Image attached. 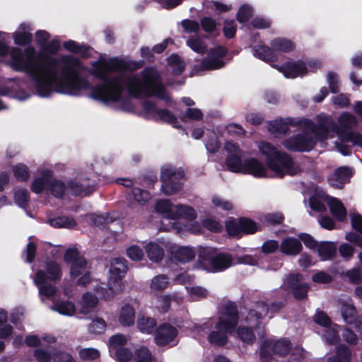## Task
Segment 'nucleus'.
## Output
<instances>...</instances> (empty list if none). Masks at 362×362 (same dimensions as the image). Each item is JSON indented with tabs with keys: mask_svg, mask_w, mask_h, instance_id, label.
<instances>
[{
	"mask_svg": "<svg viewBox=\"0 0 362 362\" xmlns=\"http://www.w3.org/2000/svg\"><path fill=\"white\" fill-rule=\"evenodd\" d=\"M60 48L57 39L45 45L36 57L34 47L29 46L24 52L19 47H12L10 51L11 67L16 71L28 74L35 84L37 93L43 98L53 92L71 96H78L83 90H90V97L103 102H117L124 90V78L122 76H109L112 71H136L144 65V60H127L117 57L106 60L100 57L91 63L90 74L103 81L92 86L88 79L81 76L79 69L81 62L72 55H63L60 59L50 57Z\"/></svg>",
	"mask_w": 362,
	"mask_h": 362,
	"instance_id": "obj_1",
	"label": "nucleus"
},
{
	"mask_svg": "<svg viewBox=\"0 0 362 362\" xmlns=\"http://www.w3.org/2000/svg\"><path fill=\"white\" fill-rule=\"evenodd\" d=\"M259 149L265 156L266 165L256 158L245 159L243 165L244 174L252 175L258 178L267 177L269 169L278 178L282 179L286 175L294 176L300 171L299 167L294 163L291 155L285 151H279L271 143L262 141Z\"/></svg>",
	"mask_w": 362,
	"mask_h": 362,
	"instance_id": "obj_2",
	"label": "nucleus"
},
{
	"mask_svg": "<svg viewBox=\"0 0 362 362\" xmlns=\"http://www.w3.org/2000/svg\"><path fill=\"white\" fill-rule=\"evenodd\" d=\"M127 90L132 97L137 99L156 97L165 103L171 100L159 72L153 66L145 67L141 72V78L136 76L129 77Z\"/></svg>",
	"mask_w": 362,
	"mask_h": 362,
	"instance_id": "obj_3",
	"label": "nucleus"
},
{
	"mask_svg": "<svg viewBox=\"0 0 362 362\" xmlns=\"http://www.w3.org/2000/svg\"><path fill=\"white\" fill-rule=\"evenodd\" d=\"M64 261L66 264H70V276L71 279L78 278V286H86L91 281V274L90 272H84L87 267L86 259L81 255L79 250L76 247L67 248L64 254Z\"/></svg>",
	"mask_w": 362,
	"mask_h": 362,
	"instance_id": "obj_4",
	"label": "nucleus"
},
{
	"mask_svg": "<svg viewBox=\"0 0 362 362\" xmlns=\"http://www.w3.org/2000/svg\"><path fill=\"white\" fill-rule=\"evenodd\" d=\"M233 256L230 253L217 252L211 249H203L198 256L199 266L211 273L226 270L233 265Z\"/></svg>",
	"mask_w": 362,
	"mask_h": 362,
	"instance_id": "obj_5",
	"label": "nucleus"
},
{
	"mask_svg": "<svg viewBox=\"0 0 362 362\" xmlns=\"http://www.w3.org/2000/svg\"><path fill=\"white\" fill-rule=\"evenodd\" d=\"M317 142L311 133L307 131L293 134L282 141L283 146L291 152H310Z\"/></svg>",
	"mask_w": 362,
	"mask_h": 362,
	"instance_id": "obj_6",
	"label": "nucleus"
},
{
	"mask_svg": "<svg viewBox=\"0 0 362 362\" xmlns=\"http://www.w3.org/2000/svg\"><path fill=\"white\" fill-rule=\"evenodd\" d=\"M185 177L183 170H173L171 168L163 169L160 179L162 182L161 191L168 196L176 194L181 191L183 184L180 180Z\"/></svg>",
	"mask_w": 362,
	"mask_h": 362,
	"instance_id": "obj_7",
	"label": "nucleus"
},
{
	"mask_svg": "<svg viewBox=\"0 0 362 362\" xmlns=\"http://www.w3.org/2000/svg\"><path fill=\"white\" fill-rule=\"evenodd\" d=\"M178 330L168 322L159 325L154 332V342L158 346H175L178 343Z\"/></svg>",
	"mask_w": 362,
	"mask_h": 362,
	"instance_id": "obj_8",
	"label": "nucleus"
},
{
	"mask_svg": "<svg viewBox=\"0 0 362 362\" xmlns=\"http://www.w3.org/2000/svg\"><path fill=\"white\" fill-rule=\"evenodd\" d=\"M143 108L148 114H153L156 120H160L173 126V127L180 129L182 126L179 123L177 117L169 110L165 108H157L155 103L150 100H146L143 103Z\"/></svg>",
	"mask_w": 362,
	"mask_h": 362,
	"instance_id": "obj_9",
	"label": "nucleus"
},
{
	"mask_svg": "<svg viewBox=\"0 0 362 362\" xmlns=\"http://www.w3.org/2000/svg\"><path fill=\"white\" fill-rule=\"evenodd\" d=\"M240 319V313L235 302L229 301L226 303L221 313V316L218 319V325L223 326L226 329L235 332Z\"/></svg>",
	"mask_w": 362,
	"mask_h": 362,
	"instance_id": "obj_10",
	"label": "nucleus"
},
{
	"mask_svg": "<svg viewBox=\"0 0 362 362\" xmlns=\"http://www.w3.org/2000/svg\"><path fill=\"white\" fill-rule=\"evenodd\" d=\"M277 69L287 78H295L307 74L308 69L305 63L302 60L296 62H286L279 66Z\"/></svg>",
	"mask_w": 362,
	"mask_h": 362,
	"instance_id": "obj_11",
	"label": "nucleus"
},
{
	"mask_svg": "<svg viewBox=\"0 0 362 362\" xmlns=\"http://www.w3.org/2000/svg\"><path fill=\"white\" fill-rule=\"evenodd\" d=\"M46 274L42 269H37L35 272L33 281L38 288L39 295L49 298L57 293V287L47 282Z\"/></svg>",
	"mask_w": 362,
	"mask_h": 362,
	"instance_id": "obj_12",
	"label": "nucleus"
},
{
	"mask_svg": "<svg viewBox=\"0 0 362 362\" xmlns=\"http://www.w3.org/2000/svg\"><path fill=\"white\" fill-rule=\"evenodd\" d=\"M328 119L326 117L320 118L317 124H315L310 119H306L305 125L315 135V139L323 141L328 138L329 132V127L328 125Z\"/></svg>",
	"mask_w": 362,
	"mask_h": 362,
	"instance_id": "obj_13",
	"label": "nucleus"
},
{
	"mask_svg": "<svg viewBox=\"0 0 362 362\" xmlns=\"http://www.w3.org/2000/svg\"><path fill=\"white\" fill-rule=\"evenodd\" d=\"M352 176L353 171L351 168L341 166L334 170L333 175L328 178V181L331 185L335 186L336 188L341 189L346 183L350 182Z\"/></svg>",
	"mask_w": 362,
	"mask_h": 362,
	"instance_id": "obj_14",
	"label": "nucleus"
},
{
	"mask_svg": "<svg viewBox=\"0 0 362 362\" xmlns=\"http://www.w3.org/2000/svg\"><path fill=\"white\" fill-rule=\"evenodd\" d=\"M225 327L218 325V322L215 324L216 330L211 331L208 335V341L211 344L218 346H223L228 341V334H232L235 332L233 330H229L224 328Z\"/></svg>",
	"mask_w": 362,
	"mask_h": 362,
	"instance_id": "obj_15",
	"label": "nucleus"
},
{
	"mask_svg": "<svg viewBox=\"0 0 362 362\" xmlns=\"http://www.w3.org/2000/svg\"><path fill=\"white\" fill-rule=\"evenodd\" d=\"M303 245L299 238L287 237L284 238L280 245V251L288 256H296L301 253Z\"/></svg>",
	"mask_w": 362,
	"mask_h": 362,
	"instance_id": "obj_16",
	"label": "nucleus"
},
{
	"mask_svg": "<svg viewBox=\"0 0 362 362\" xmlns=\"http://www.w3.org/2000/svg\"><path fill=\"white\" fill-rule=\"evenodd\" d=\"M292 118L274 119L271 121L268 125V130L277 135H286L290 131V126H296Z\"/></svg>",
	"mask_w": 362,
	"mask_h": 362,
	"instance_id": "obj_17",
	"label": "nucleus"
},
{
	"mask_svg": "<svg viewBox=\"0 0 362 362\" xmlns=\"http://www.w3.org/2000/svg\"><path fill=\"white\" fill-rule=\"evenodd\" d=\"M43 267L46 280L57 282L62 279L63 273L59 263L54 260H46L44 262Z\"/></svg>",
	"mask_w": 362,
	"mask_h": 362,
	"instance_id": "obj_18",
	"label": "nucleus"
},
{
	"mask_svg": "<svg viewBox=\"0 0 362 362\" xmlns=\"http://www.w3.org/2000/svg\"><path fill=\"white\" fill-rule=\"evenodd\" d=\"M66 189L74 197H88L94 190V185L84 186L82 183L76 180H69L66 185Z\"/></svg>",
	"mask_w": 362,
	"mask_h": 362,
	"instance_id": "obj_19",
	"label": "nucleus"
},
{
	"mask_svg": "<svg viewBox=\"0 0 362 362\" xmlns=\"http://www.w3.org/2000/svg\"><path fill=\"white\" fill-rule=\"evenodd\" d=\"M253 54L257 58L266 62H275L278 60V55L274 52L272 46L257 45L254 47Z\"/></svg>",
	"mask_w": 362,
	"mask_h": 362,
	"instance_id": "obj_20",
	"label": "nucleus"
},
{
	"mask_svg": "<svg viewBox=\"0 0 362 362\" xmlns=\"http://www.w3.org/2000/svg\"><path fill=\"white\" fill-rule=\"evenodd\" d=\"M317 249L318 256L321 261L332 260L337 255V245L334 242H320Z\"/></svg>",
	"mask_w": 362,
	"mask_h": 362,
	"instance_id": "obj_21",
	"label": "nucleus"
},
{
	"mask_svg": "<svg viewBox=\"0 0 362 362\" xmlns=\"http://www.w3.org/2000/svg\"><path fill=\"white\" fill-rule=\"evenodd\" d=\"M331 214L339 222H343L346 218L347 210L343 203L337 198L332 197L328 202Z\"/></svg>",
	"mask_w": 362,
	"mask_h": 362,
	"instance_id": "obj_22",
	"label": "nucleus"
},
{
	"mask_svg": "<svg viewBox=\"0 0 362 362\" xmlns=\"http://www.w3.org/2000/svg\"><path fill=\"white\" fill-rule=\"evenodd\" d=\"M260 306L259 301L256 302L255 304L250 308L245 317V322L247 326L255 329H257L262 323V320L265 315L262 314V311L259 309Z\"/></svg>",
	"mask_w": 362,
	"mask_h": 362,
	"instance_id": "obj_23",
	"label": "nucleus"
},
{
	"mask_svg": "<svg viewBox=\"0 0 362 362\" xmlns=\"http://www.w3.org/2000/svg\"><path fill=\"white\" fill-rule=\"evenodd\" d=\"M135 309L129 303H125L121 308L118 321L122 327H131L135 322Z\"/></svg>",
	"mask_w": 362,
	"mask_h": 362,
	"instance_id": "obj_24",
	"label": "nucleus"
},
{
	"mask_svg": "<svg viewBox=\"0 0 362 362\" xmlns=\"http://www.w3.org/2000/svg\"><path fill=\"white\" fill-rule=\"evenodd\" d=\"M197 217L196 211L192 207L184 204L175 206V211L171 215L173 219L176 220L182 218L189 221L196 219Z\"/></svg>",
	"mask_w": 362,
	"mask_h": 362,
	"instance_id": "obj_25",
	"label": "nucleus"
},
{
	"mask_svg": "<svg viewBox=\"0 0 362 362\" xmlns=\"http://www.w3.org/2000/svg\"><path fill=\"white\" fill-rule=\"evenodd\" d=\"M226 66V62L223 59L214 58H204L201 60L199 65H194V71H204L210 70L219 69Z\"/></svg>",
	"mask_w": 362,
	"mask_h": 362,
	"instance_id": "obj_26",
	"label": "nucleus"
},
{
	"mask_svg": "<svg viewBox=\"0 0 362 362\" xmlns=\"http://www.w3.org/2000/svg\"><path fill=\"white\" fill-rule=\"evenodd\" d=\"M52 175V171L49 170L42 171V176L35 178L31 183V191L35 194H40L45 189H47L49 180H50Z\"/></svg>",
	"mask_w": 362,
	"mask_h": 362,
	"instance_id": "obj_27",
	"label": "nucleus"
},
{
	"mask_svg": "<svg viewBox=\"0 0 362 362\" xmlns=\"http://www.w3.org/2000/svg\"><path fill=\"white\" fill-rule=\"evenodd\" d=\"M293 344L287 338H281L272 342V351L274 355L280 357H284L288 354L291 350Z\"/></svg>",
	"mask_w": 362,
	"mask_h": 362,
	"instance_id": "obj_28",
	"label": "nucleus"
},
{
	"mask_svg": "<svg viewBox=\"0 0 362 362\" xmlns=\"http://www.w3.org/2000/svg\"><path fill=\"white\" fill-rule=\"evenodd\" d=\"M259 303L260 305L259 309L261 310L262 314L265 315V316L268 314H271L269 317L272 318L274 315L279 313L286 306V301H274L268 304L263 300H259Z\"/></svg>",
	"mask_w": 362,
	"mask_h": 362,
	"instance_id": "obj_29",
	"label": "nucleus"
},
{
	"mask_svg": "<svg viewBox=\"0 0 362 362\" xmlns=\"http://www.w3.org/2000/svg\"><path fill=\"white\" fill-rule=\"evenodd\" d=\"M270 45L273 47L274 52L288 53L295 49V44L288 39L276 37L271 40Z\"/></svg>",
	"mask_w": 362,
	"mask_h": 362,
	"instance_id": "obj_30",
	"label": "nucleus"
},
{
	"mask_svg": "<svg viewBox=\"0 0 362 362\" xmlns=\"http://www.w3.org/2000/svg\"><path fill=\"white\" fill-rule=\"evenodd\" d=\"M137 327L142 333L151 334L155 332L157 328V322L155 318L141 316L137 320Z\"/></svg>",
	"mask_w": 362,
	"mask_h": 362,
	"instance_id": "obj_31",
	"label": "nucleus"
},
{
	"mask_svg": "<svg viewBox=\"0 0 362 362\" xmlns=\"http://www.w3.org/2000/svg\"><path fill=\"white\" fill-rule=\"evenodd\" d=\"M239 225L241 235H252L261 230L260 226L257 222L247 217H240Z\"/></svg>",
	"mask_w": 362,
	"mask_h": 362,
	"instance_id": "obj_32",
	"label": "nucleus"
},
{
	"mask_svg": "<svg viewBox=\"0 0 362 362\" xmlns=\"http://www.w3.org/2000/svg\"><path fill=\"white\" fill-rule=\"evenodd\" d=\"M167 62L172 67V74L174 76H180L185 70L186 64L177 54H172L168 57Z\"/></svg>",
	"mask_w": 362,
	"mask_h": 362,
	"instance_id": "obj_33",
	"label": "nucleus"
},
{
	"mask_svg": "<svg viewBox=\"0 0 362 362\" xmlns=\"http://www.w3.org/2000/svg\"><path fill=\"white\" fill-rule=\"evenodd\" d=\"M47 189L55 198L62 199L64 196L66 186L62 180L52 179L51 177L50 180H49Z\"/></svg>",
	"mask_w": 362,
	"mask_h": 362,
	"instance_id": "obj_34",
	"label": "nucleus"
},
{
	"mask_svg": "<svg viewBox=\"0 0 362 362\" xmlns=\"http://www.w3.org/2000/svg\"><path fill=\"white\" fill-rule=\"evenodd\" d=\"M48 223L56 228H73L76 226L74 218L66 216H57L48 220Z\"/></svg>",
	"mask_w": 362,
	"mask_h": 362,
	"instance_id": "obj_35",
	"label": "nucleus"
},
{
	"mask_svg": "<svg viewBox=\"0 0 362 362\" xmlns=\"http://www.w3.org/2000/svg\"><path fill=\"white\" fill-rule=\"evenodd\" d=\"M148 257L153 262H159L164 257V250L160 245L151 242L146 245Z\"/></svg>",
	"mask_w": 362,
	"mask_h": 362,
	"instance_id": "obj_36",
	"label": "nucleus"
},
{
	"mask_svg": "<svg viewBox=\"0 0 362 362\" xmlns=\"http://www.w3.org/2000/svg\"><path fill=\"white\" fill-rule=\"evenodd\" d=\"M63 46L67 51L71 53L81 54L83 58H87L88 57V51L90 49V47L88 46L79 45L72 40L64 42Z\"/></svg>",
	"mask_w": 362,
	"mask_h": 362,
	"instance_id": "obj_37",
	"label": "nucleus"
},
{
	"mask_svg": "<svg viewBox=\"0 0 362 362\" xmlns=\"http://www.w3.org/2000/svg\"><path fill=\"white\" fill-rule=\"evenodd\" d=\"M11 170L14 177L18 182H25L30 178V171L28 167L23 163L13 165Z\"/></svg>",
	"mask_w": 362,
	"mask_h": 362,
	"instance_id": "obj_38",
	"label": "nucleus"
},
{
	"mask_svg": "<svg viewBox=\"0 0 362 362\" xmlns=\"http://www.w3.org/2000/svg\"><path fill=\"white\" fill-rule=\"evenodd\" d=\"M226 165L228 170L233 173H243L244 162L241 157L236 154H228L226 159Z\"/></svg>",
	"mask_w": 362,
	"mask_h": 362,
	"instance_id": "obj_39",
	"label": "nucleus"
},
{
	"mask_svg": "<svg viewBox=\"0 0 362 362\" xmlns=\"http://www.w3.org/2000/svg\"><path fill=\"white\" fill-rule=\"evenodd\" d=\"M173 257L180 262L186 263L192 261L195 257V252L193 249L189 247H180L175 250Z\"/></svg>",
	"mask_w": 362,
	"mask_h": 362,
	"instance_id": "obj_40",
	"label": "nucleus"
},
{
	"mask_svg": "<svg viewBox=\"0 0 362 362\" xmlns=\"http://www.w3.org/2000/svg\"><path fill=\"white\" fill-rule=\"evenodd\" d=\"M133 362H157L151 351L146 346H139L134 351Z\"/></svg>",
	"mask_w": 362,
	"mask_h": 362,
	"instance_id": "obj_41",
	"label": "nucleus"
},
{
	"mask_svg": "<svg viewBox=\"0 0 362 362\" xmlns=\"http://www.w3.org/2000/svg\"><path fill=\"white\" fill-rule=\"evenodd\" d=\"M255 329V328L249 326H240L237 329L238 337L243 342L252 344L256 339Z\"/></svg>",
	"mask_w": 362,
	"mask_h": 362,
	"instance_id": "obj_42",
	"label": "nucleus"
},
{
	"mask_svg": "<svg viewBox=\"0 0 362 362\" xmlns=\"http://www.w3.org/2000/svg\"><path fill=\"white\" fill-rule=\"evenodd\" d=\"M341 315L347 324H353L357 319V310L356 307L349 303H344L341 306Z\"/></svg>",
	"mask_w": 362,
	"mask_h": 362,
	"instance_id": "obj_43",
	"label": "nucleus"
},
{
	"mask_svg": "<svg viewBox=\"0 0 362 362\" xmlns=\"http://www.w3.org/2000/svg\"><path fill=\"white\" fill-rule=\"evenodd\" d=\"M13 200L20 208L25 209L30 201V193L25 188H20L14 192Z\"/></svg>",
	"mask_w": 362,
	"mask_h": 362,
	"instance_id": "obj_44",
	"label": "nucleus"
},
{
	"mask_svg": "<svg viewBox=\"0 0 362 362\" xmlns=\"http://www.w3.org/2000/svg\"><path fill=\"white\" fill-rule=\"evenodd\" d=\"M53 310L61 315L71 316L76 312V306L71 301L65 300L55 303Z\"/></svg>",
	"mask_w": 362,
	"mask_h": 362,
	"instance_id": "obj_45",
	"label": "nucleus"
},
{
	"mask_svg": "<svg viewBox=\"0 0 362 362\" xmlns=\"http://www.w3.org/2000/svg\"><path fill=\"white\" fill-rule=\"evenodd\" d=\"M341 140L352 143L353 145L362 148V134L355 132L351 129H345L341 134Z\"/></svg>",
	"mask_w": 362,
	"mask_h": 362,
	"instance_id": "obj_46",
	"label": "nucleus"
},
{
	"mask_svg": "<svg viewBox=\"0 0 362 362\" xmlns=\"http://www.w3.org/2000/svg\"><path fill=\"white\" fill-rule=\"evenodd\" d=\"M272 341L265 339L262 341L259 348V360L261 362H271L273 358L272 351Z\"/></svg>",
	"mask_w": 362,
	"mask_h": 362,
	"instance_id": "obj_47",
	"label": "nucleus"
},
{
	"mask_svg": "<svg viewBox=\"0 0 362 362\" xmlns=\"http://www.w3.org/2000/svg\"><path fill=\"white\" fill-rule=\"evenodd\" d=\"M14 43L18 46L29 47L33 42V35L28 32L17 31L13 34Z\"/></svg>",
	"mask_w": 362,
	"mask_h": 362,
	"instance_id": "obj_48",
	"label": "nucleus"
},
{
	"mask_svg": "<svg viewBox=\"0 0 362 362\" xmlns=\"http://www.w3.org/2000/svg\"><path fill=\"white\" fill-rule=\"evenodd\" d=\"M98 304V297L92 293H86L82 296L83 312L88 313L90 309L95 308Z\"/></svg>",
	"mask_w": 362,
	"mask_h": 362,
	"instance_id": "obj_49",
	"label": "nucleus"
},
{
	"mask_svg": "<svg viewBox=\"0 0 362 362\" xmlns=\"http://www.w3.org/2000/svg\"><path fill=\"white\" fill-rule=\"evenodd\" d=\"M110 353L119 362H129L132 359L133 360L134 357V354L127 347L118 348Z\"/></svg>",
	"mask_w": 362,
	"mask_h": 362,
	"instance_id": "obj_50",
	"label": "nucleus"
},
{
	"mask_svg": "<svg viewBox=\"0 0 362 362\" xmlns=\"http://www.w3.org/2000/svg\"><path fill=\"white\" fill-rule=\"evenodd\" d=\"M351 350L344 344H340L336 347L335 355L332 356L341 361V362H350L351 360Z\"/></svg>",
	"mask_w": 362,
	"mask_h": 362,
	"instance_id": "obj_51",
	"label": "nucleus"
},
{
	"mask_svg": "<svg viewBox=\"0 0 362 362\" xmlns=\"http://www.w3.org/2000/svg\"><path fill=\"white\" fill-rule=\"evenodd\" d=\"M303 281V275L300 274H290L285 279L283 286L286 291H291L299 286Z\"/></svg>",
	"mask_w": 362,
	"mask_h": 362,
	"instance_id": "obj_52",
	"label": "nucleus"
},
{
	"mask_svg": "<svg viewBox=\"0 0 362 362\" xmlns=\"http://www.w3.org/2000/svg\"><path fill=\"white\" fill-rule=\"evenodd\" d=\"M187 45L196 53L204 54L206 52V46L199 37H189Z\"/></svg>",
	"mask_w": 362,
	"mask_h": 362,
	"instance_id": "obj_53",
	"label": "nucleus"
},
{
	"mask_svg": "<svg viewBox=\"0 0 362 362\" xmlns=\"http://www.w3.org/2000/svg\"><path fill=\"white\" fill-rule=\"evenodd\" d=\"M253 15L252 7L247 4L242 5L236 14V20L240 23L247 22Z\"/></svg>",
	"mask_w": 362,
	"mask_h": 362,
	"instance_id": "obj_54",
	"label": "nucleus"
},
{
	"mask_svg": "<svg viewBox=\"0 0 362 362\" xmlns=\"http://www.w3.org/2000/svg\"><path fill=\"white\" fill-rule=\"evenodd\" d=\"M239 218L235 219L233 218L228 220L226 222L225 227L227 233L230 237H240L241 231L240 226H239Z\"/></svg>",
	"mask_w": 362,
	"mask_h": 362,
	"instance_id": "obj_55",
	"label": "nucleus"
},
{
	"mask_svg": "<svg viewBox=\"0 0 362 362\" xmlns=\"http://www.w3.org/2000/svg\"><path fill=\"white\" fill-rule=\"evenodd\" d=\"M180 118L182 122H185L187 118L194 121H202L204 115L198 108L188 107L185 113L180 115Z\"/></svg>",
	"mask_w": 362,
	"mask_h": 362,
	"instance_id": "obj_56",
	"label": "nucleus"
},
{
	"mask_svg": "<svg viewBox=\"0 0 362 362\" xmlns=\"http://www.w3.org/2000/svg\"><path fill=\"white\" fill-rule=\"evenodd\" d=\"M127 339L126 337L122 334H117L112 336L109 340V349L110 352H112L118 348L124 347L127 344Z\"/></svg>",
	"mask_w": 362,
	"mask_h": 362,
	"instance_id": "obj_57",
	"label": "nucleus"
},
{
	"mask_svg": "<svg viewBox=\"0 0 362 362\" xmlns=\"http://www.w3.org/2000/svg\"><path fill=\"white\" fill-rule=\"evenodd\" d=\"M131 196L140 204H146L150 199V194L147 190L141 189L138 187H134L131 189Z\"/></svg>",
	"mask_w": 362,
	"mask_h": 362,
	"instance_id": "obj_58",
	"label": "nucleus"
},
{
	"mask_svg": "<svg viewBox=\"0 0 362 362\" xmlns=\"http://www.w3.org/2000/svg\"><path fill=\"white\" fill-rule=\"evenodd\" d=\"M124 277L112 276L110 274L108 280L109 289L113 293H119L124 289V284L122 282Z\"/></svg>",
	"mask_w": 362,
	"mask_h": 362,
	"instance_id": "obj_59",
	"label": "nucleus"
},
{
	"mask_svg": "<svg viewBox=\"0 0 362 362\" xmlns=\"http://www.w3.org/2000/svg\"><path fill=\"white\" fill-rule=\"evenodd\" d=\"M79 357L83 361H94L100 358V351L94 348H83L78 352Z\"/></svg>",
	"mask_w": 362,
	"mask_h": 362,
	"instance_id": "obj_60",
	"label": "nucleus"
},
{
	"mask_svg": "<svg viewBox=\"0 0 362 362\" xmlns=\"http://www.w3.org/2000/svg\"><path fill=\"white\" fill-rule=\"evenodd\" d=\"M221 146V144L216 136L211 135L207 137L205 147L209 153H216L219 151Z\"/></svg>",
	"mask_w": 362,
	"mask_h": 362,
	"instance_id": "obj_61",
	"label": "nucleus"
},
{
	"mask_svg": "<svg viewBox=\"0 0 362 362\" xmlns=\"http://www.w3.org/2000/svg\"><path fill=\"white\" fill-rule=\"evenodd\" d=\"M218 24L211 17L205 16L200 20V24L202 30L207 33H213L216 31Z\"/></svg>",
	"mask_w": 362,
	"mask_h": 362,
	"instance_id": "obj_62",
	"label": "nucleus"
},
{
	"mask_svg": "<svg viewBox=\"0 0 362 362\" xmlns=\"http://www.w3.org/2000/svg\"><path fill=\"white\" fill-rule=\"evenodd\" d=\"M309 286L306 283H301L299 286L291 290L293 298L297 300H303L308 298Z\"/></svg>",
	"mask_w": 362,
	"mask_h": 362,
	"instance_id": "obj_63",
	"label": "nucleus"
},
{
	"mask_svg": "<svg viewBox=\"0 0 362 362\" xmlns=\"http://www.w3.org/2000/svg\"><path fill=\"white\" fill-rule=\"evenodd\" d=\"M311 279L314 283L320 284H329L333 281V276L325 271H317Z\"/></svg>",
	"mask_w": 362,
	"mask_h": 362,
	"instance_id": "obj_64",
	"label": "nucleus"
}]
</instances>
